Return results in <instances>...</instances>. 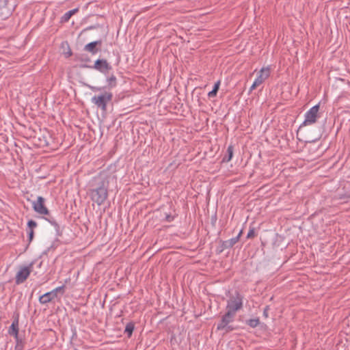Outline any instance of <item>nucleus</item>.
<instances>
[{
  "label": "nucleus",
  "mask_w": 350,
  "mask_h": 350,
  "mask_svg": "<svg viewBox=\"0 0 350 350\" xmlns=\"http://www.w3.org/2000/svg\"><path fill=\"white\" fill-rule=\"evenodd\" d=\"M319 110V105H316L307 111L304 115L305 120L301 124L300 127L309 126L314 124L318 118V112Z\"/></svg>",
  "instance_id": "8"
},
{
  "label": "nucleus",
  "mask_w": 350,
  "mask_h": 350,
  "mask_svg": "<svg viewBox=\"0 0 350 350\" xmlns=\"http://www.w3.org/2000/svg\"><path fill=\"white\" fill-rule=\"evenodd\" d=\"M8 334L11 336H14L16 339H18V319H15L8 329Z\"/></svg>",
  "instance_id": "11"
},
{
  "label": "nucleus",
  "mask_w": 350,
  "mask_h": 350,
  "mask_svg": "<svg viewBox=\"0 0 350 350\" xmlns=\"http://www.w3.org/2000/svg\"><path fill=\"white\" fill-rule=\"evenodd\" d=\"M135 326L133 323H129L126 324L124 333L127 334L129 337H131L134 330Z\"/></svg>",
  "instance_id": "17"
},
{
  "label": "nucleus",
  "mask_w": 350,
  "mask_h": 350,
  "mask_svg": "<svg viewBox=\"0 0 350 350\" xmlns=\"http://www.w3.org/2000/svg\"><path fill=\"white\" fill-rule=\"evenodd\" d=\"M101 44H102L101 40L91 42L87 44L86 45H85L84 50L85 51H88V52L92 53V55H95L99 51V49L96 46L98 45L100 46Z\"/></svg>",
  "instance_id": "10"
},
{
  "label": "nucleus",
  "mask_w": 350,
  "mask_h": 350,
  "mask_svg": "<svg viewBox=\"0 0 350 350\" xmlns=\"http://www.w3.org/2000/svg\"><path fill=\"white\" fill-rule=\"evenodd\" d=\"M35 262L34 264V269L36 270V271H38V269H40L42 265V261H40L38 262H37L36 261H33Z\"/></svg>",
  "instance_id": "24"
},
{
  "label": "nucleus",
  "mask_w": 350,
  "mask_h": 350,
  "mask_svg": "<svg viewBox=\"0 0 350 350\" xmlns=\"http://www.w3.org/2000/svg\"><path fill=\"white\" fill-rule=\"evenodd\" d=\"M106 82L107 83L106 88L111 90L117 85V78L113 74H112L110 76L107 77Z\"/></svg>",
  "instance_id": "13"
},
{
  "label": "nucleus",
  "mask_w": 350,
  "mask_h": 350,
  "mask_svg": "<svg viewBox=\"0 0 350 350\" xmlns=\"http://www.w3.org/2000/svg\"><path fill=\"white\" fill-rule=\"evenodd\" d=\"M113 94L109 91H105L104 93L94 96L91 101L97 107L103 111H106L107 104L112 100Z\"/></svg>",
  "instance_id": "6"
},
{
  "label": "nucleus",
  "mask_w": 350,
  "mask_h": 350,
  "mask_svg": "<svg viewBox=\"0 0 350 350\" xmlns=\"http://www.w3.org/2000/svg\"><path fill=\"white\" fill-rule=\"evenodd\" d=\"M241 233V231L239 233V234L236 237L232 238L229 241H238V239H239Z\"/></svg>",
  "instance_id": "28"
},
{
  "label": "nucleus",
  "mask_w": 350,
  "mask_h": 350,
  "mask_svg": "<svg viewBox=\"0 0 350 350\" xmlns=\"http://www.w3.org/2000/svg\"><path fill=\"white\" fill-rule=\"evenodd\" d=\"M45 199L42 196H38L36 200L32 202V207L36 213L42 215H47L45 219L53 225L56 230L57 235H60V228L59 224L56 222L54 217H51L49 214V211L45 206Z\"/></svg>",
  "instance_id": "2"
},
{
  "label": "nucleus",
  "mask_w": 350,
  "mask_h": 350,
  "mask_svg": "<svg viewBox=\"0 0 350 350\" xmlns=\"http://www.w3.org/2000/svg\"><path fill=\"white\" fill-rule=\"evenodd\" d=\"M27 234L29 241H31L33 238V230L32 229L27 230Z\"/></svg>",
  "instance_id": "25"
},
{
  "label": "nucleus",
  "mask_w": 350,
  "mask_h": 350,
  "mask_svg": "<svg viewBox=\"0 0 350 350\" xmlns=\"http://www.w3.org/2000/svg\"><path fill=\"white\" fill-rule=\"evenodd\" d=\"M78 12V9L77 8H75V9H72V10H70L68 12H66L62 16V18H61V21L62 22H68L69 21V19L70 18V17L75 14V13H77Z\"/></svg>",
  "instance_id": "14"
},
{
  "label": "nucleus",
  "mask_w": 350,
  "mask_h": 350,
  "mask_svg": "<svg viewBox=\"0 0 350 350\" xmlns=\"http://www.w3.org/2000/svg\"><path fill=\"white\" fill-rule=\"evenodd\" d=\"M255 232L254 229H250L247 234V239H252L254 237Z\"/></svg>",
  "instance_id": "23"
},
{
  "label": "nucleus",
  "mask_w": 350,
  "mask_h": 350,
  "mask_svg": "<svg viewBox=\"0 0 350 350\" xmlns=\"http://www.w3.org/2000/svg\"><path fill=\"white\" fill-rule=\"evenodd\" d=\"M98 27V25H91V26H89L88 27H86L84 31H87V30H91V29H94L96 28H97Z\"/></svg>",
  "instance_id": "27"
},
{
  "label": "nucleus",
  "mask_w": 350,
  "mask_h": 350,
  "mask_svg": "<svg viewBox=\"0 0 350 350\" xmlns=\"http://www.w3.org/2000/svg\"><path fill=\"white\" fill-rule=\"evenodd\" d=\"M27 226L29 228L28 230H30V229L33 230V228H36L37 226V223L33 220H29L27 223Z\"/></svg>",
  "instance_id": "22"
},
{
  "label": "nucleus",
  "mask_w": 350,
  "mask_h": 350,
  "mask_svg": "<svg viewBox=\"0 0 350 350\" xmlns=\"http://www.w3.org/2000/svg\"><path fill=\"white\" fill-rule=\"evenodd\" d=\"M271 75L270 66L262 67L257 74V77L255 79L254 83L251 85L249 92H252L257 87L262 84L266 79H267Z\"/></svg>",
  "instance_id": "7"
},
{
  "label": "nucleus",
  "mask_w": 350,
  "mask_h": 350,
  "mask_svg": "<svg viewBox=\"0 0 350 350\" xmlns=\"http://www.w3.org/2000/svg\"><path fill=\"white\" fill-rule=\"evenodd\" d=\"M89 89L91 90L92 92H101L104 90V87H98V86H93V85H89Z\"/></svg>",
  "instance_id": "21"
},
{
  "label": "nucleus",
  "mask_w": 350,
  "mask_h": 350,
  "mask_svg": "<svg viewBox=\"0 0 350 350\" xmlns=\"http://www.w3.org/2000/svg\"><path fill=\"white\" fill-rule=\"evenodd\" d=\"M65 285H62V286H58L55 288H54L53 290L51 291V292L53 293V294L54 295V296L55 297H57V293L58 292H61L62 294H64V289H65Z\"/></svg>",
  "instance_id": "19"
},
{
  "label": "nucleus",
  "mask_w": 350,
  "mask_h": 350,
  "mask_svg": "<svg viewBox=\"0 0 350 350\" xmlns=\"http://www.w3.org/2000/svg\"><path fill=\"white\" fill-rule=\"evenodd\" d=\"M243 306V296L239 293L236 292L227 300L226 309L227 312L236 315V313L242 309Z\"/></svg>",
  "instance_id": "3"
},
{
  "label": "nucleus",
  "mask_w": 350,
  "mask_h": 350,
  "mask_svg": "<svg viewBox=\"0 0 350 350\" xmlns=\"http://www.w3.org/2000/svg\"><path fill=\"white\" fill-rule=\"evenodd\" d=\"M260 323V321H259V319L258 318H256V319H249L247 321V324L252 327V328H255Z\"/></svg>",
  "instance_id": "18"
},
{
  "label": "nucleus",
  "mask_w": 350,
  "mask_h": 350,
  "mask_svg": "<svg viewBox=\"0 0 350 350\" xmlns=\"http://www.w3.org/2000/svg\"><path fill=\"white\" fill-rule=\"evenodd\" d=\"M234 314L226 312V313L221 316V320L217 325V329L219 331H224L226 333L232 332L235 329V327L231 325L235 319Z\"/></svg>",
  "instance_id": "5"
},
{
  "label": "nucleus",
  "mask_w": 350,
  "mask_h": 350,
  "mask_svg": "<svg viewBox=\"0 0 350 350\" xmlns=\"http://www.w3.org/2000/svg\"><path fill=\"white\" fill-rule=\"evenodd\" d=\"M175 217V215H172L171 213H165L164 220L167 222H171L174 219Z\"/></svg>",
  "instance_id": "20"
},
{
  "label": "nucleus",
  "mask_w": 350,
  "mask_h": 350,
  "mask_svg": "<svg viewBox=\"0 0 350 350\" xmlns=\"http://www.w3.org/2000/svg\"><path fill=\"white\" fill-rule=\"evenodd\" d=\"M92 68L104 74L105 75H107L109 70L112 69L111 66L107 62L106 59H98L96 60L94 66Z\"/></svg>",
  "instance_id": "9"
},
{
  "label": "nucleus",
  "mask_w": 350,
  "mask_h": 350,
  "mask_svg": "<svg viewBox=\"0 0 350 350\" xmlns=\"http://www.w3.org/2000/svg\"><path fill=\"white\" fill-rule=\"evenodd\" d=\"M269 307L268 306H267L264 310H263V316L265 317V318H267L268 317V312H269Z\"/></svg>",
  "instance_id": "26"
},
{
  "label": "nucleus",
  "mask_w": 350,
  "mask_h": 350,
  "mask_svg": "<svg viewBox=\"0 0 350 350\" xmlns=\"http://www.w3.org/2000/svg\"><path fill=\"white\" fill-rule=\"evenodd\" d=\"M34 262H31L28 266L21 267L17 272L15 278V282L16 284L23 283L29 277L31 272H33L35 275H41L43 271H36L34 269Z\"/></svg>",
  "instance_id": "4"
},
{
  "label": "nucleus",
  "mask_w": 350,
  "mask_h": 350,
  "mask_svg": "<svg viewBox=\"0 0 350 350\" xmlns=\"http://www.w3.org/2000/svg\"><path fill=\"white\" fill-rule=\"evenodd\" d=\"M236 242H229V245H228V247H232L234 243H235Z\"/></svg>",
  "instance_id": "29"
},
{
  "label": "nucleus",
  "mask_w": 350,
  "mask_h": 350,
  "mask_svg": "<svg viewBox=\"0 0 350 350\" xmlns=\"http://www.w3.org/2000/svg\"><path fill=\"white\" fill-rule=\"evenodd\" d=\"M233 156V147L232 146H229L227 148V154L223 158L224 162H229Z\"/></svg>",
  "instance_id": "15"
},
{
  "label": "nucleus",
  "mask_w": 350,
  "mask_h": 350,
  "mask_svg": "<svg viewBox=\"0 0 350 350\" xmlns=\"http://www.w3.org/2000/svg\"><path fill=\"white\" fill-rule=\"evenodd\" d=\"M92 182L94 187L89 191L90 198L98 206H100L108 197L109 182L100 176L94 177Z\"/></svg>",
  "instance_id": "1"
},
{
  "label": "nucleus",
  "mask_w": 350,
  "mask_h": 350,
  "mask_svg": "<svg viewBox=\"0 0 350 350\" xmlns=\"http://www.w3.org/2000/svg\"><path fill=\"white\" fill-rule=\"evenodd\" d=\"M219 85H220V81H217L215 83L213 90L208 93V96L209 98L215 97L217 95V93L218 90L219 88Z\"/></svg>",
  "instance_id": "16"
},
{
  "label": "nucleus",
  "mask_w": 350,
  "mask_h": 350,
  "mask_svg": "<svg viewBox=\"0 0 350 350\" xmlns=\"http://www.w3.org/2000/svg\"><path fill=\"white\" fill-rule=\"evenodd\" d=\"M56 298L51 291L44 293L39 298V301L42 304H46Z\"/></svg>",
  "instance_id": "12"
}]
</instances>
